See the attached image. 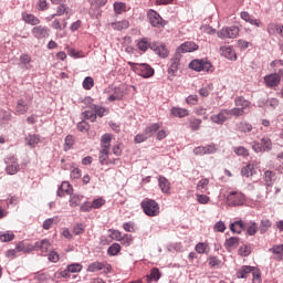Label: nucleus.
<instances>
[{
    "label": "nucleus",
    "instance_id": "f257e3e1",
    "mask_svg": "<svg viewBox=\"0 0 283 283\" xmlns=\"http://www.w3.org/2000/svg\"><path fill=\"white\" fill-rule=\"evenodd\" d=\"M140 207L146 216L149 218H156L157 216H160V205L156 202L154 199L145 198L140 202Z\"/></svg>",
    "mask_w": 283,
    "mask_h": 283
},
{
    "label": "nucleus",
    "instance_id": "f03ea898",
    "mask_svg": "<svg viewBox=\"0 0 283 283\" xmlns=\"http://www.w3.org/2000/svg\"><path fill=\"white\" fill-rule=\"evenodd\" d=\"M128 65L130 70L135 72V74H138L143 78H151V76L155 74L154 67H151L149 64L128 62Z\"/></svg>",
    "mask_w": 283,
    "mask_h": 283
},
{
    "label": "nucleus",
    "instance_id": "7ed1b4c3",
    "mask_svg": "<svg viewBox=\"0 0 283 283\" xmlns=\"http://www.w3.org/2000/svg\"><path fill=\"white\" fill-rule=\"evenodd\" d=\"M247 202V196L242 191H231L227 196L229 207H242Z\"/></svg>",
    "mask_w": 283,
    "mask_h": 283
},
{
    "label": "nucleus",
    "instance_id": "20e7f679",
    "mask_svg": "<svg viewBox=\"0 0 283 283\" xmlns=\"http://www.w3.org/2000/svg\"><path fill=\"white\" fill-rule=\"evenodd\" d=\"M189 67L195 72H213V64L207 59L192 60L189 63Z\"/></svg>",
    "mask_w": 283,
    "mask_h": 283
},
{
    "label": "nucleus",
    "instance_id": "39448f33",
    "mask_svg": "<svg viewBox=\"0 0 283 283\" xmlns=\"http://www.w3.org/2000/svg\"><path fill=\"white\" fill-rule=\"evenodd\" d=\"M147 17L153 28H158L160 30L165 28V25H167V21L163 19V17H160V14L156 10H148Z\"/></svg>",
    "mask_w": 283,
    "mask_h": 283
},
{
    "label": "nucleus",
    "instance_id": "423d86ee",
    "mask_svg": "<svg viewBox=\"0 0 283 283\" xmlns=\"http://www.w3.org/2000/svg\"><path fill=\"white\" fill-rule=\"evenodd\" d=\"M31 34L34 39H38V41L48 39V36H50V28H48L46 25L36 24L31 30Z\"/></svg>",
    "mask_w": 283,
    "mask_h": 283
},
{
    "label": "nucleus",
    "instance_id": "0eeeda50",
    "mask_svg": "<svg viewBox=\"0 0 283 283\" xmlns=\"http://www.w3.org/2000/svg\"><path fill=\"white\" fill-rule=\"evenodd\" d=\"M219 39H235L240 34L238 27H226L218 31Z\"/></svg>",
    "mask_w": 283,
    "mask_h": 283
},
{
    "label": "nucleus",
    "instance_id": "6e6552de",
    "mask_svg": "<svg viewBox=\"0 0 283 283\" xmlns=\"http://www.w3.org/2000/svg\"><path fill=\"white\" fill-rule=\"evenodd\" d=\"M6 163V171L9 176H14L15 174H19V161H17V157H9Z\"/></svg>",
    "mask_w": 283,
    "mask_h": 283
},
{
    "label": "nucleus",
    "instance_id": "1a4fd4ad",
    "mask_svg": "<svg viewBox=\"0 0 283 283\" xmlns=\"http://www.w3.org/2000/svg\"><path fill=\"white\" fill-rule=\"evenodd\" d=\"M195 156H207L209 154H216V146L208 145V146H198L193 149Z\"/></svg>",
    "mask_w": 283,
    "mask_h": 283
},
{
    "label": "nucleus",
    "instance_id": "9d476101",
    "mask_svg": "<svg viewBox=\"0 0 283 283\" xmlns=\"http://www.w3.org/2000/svg\"><path fill=\"white\" fill-rule=\"evenodd\" d=\"M104 269H106V271H109L112 269V265L95 261L93 263H91L86 271L87 273H96L98 271H103Z\"/></svg>",
    "mask_w": 283,
    "mask_h": 283
},
{
    "label": "nucleus",
    "instance_id": "9b49d317",
    "mask_svg": "<svg viewBox=\"0 0 283 283\" xmlns=\"http://www.w3.org/2000/svg\"><path fill=\"white\" fill-rule=\"evenodd\" d=\"M240 17L243 21H245V23H250V25H255V28H262V21L253 15H250L249 12L243 11L240 13Z\"/></svg>",
    "mask_w": 283,
    "mask_h": 283
},
{
    "label": "nucleus",
    "instance_id": "f8f14e48",
    "mask_svg": "<svg viewBox=\"0 0 283 283\" xmlns=\"http://www.w3.org/2000/svg\"><path fill=\"white\" fill-rule=\"evenodd\" d=\"M52 243H50L49 240L44 239L34 243L33 251L35 249V251H41L42 255H45L50 251Z\"/></svg>",
    "mask_w": 283,
    "mask_h": 283
},
{
    "label": "nucleus",
    "instance_id": "ddd939ff",
    "mask_svg": "<svg viewBox=\"0 0 283 283\" xmlns=\"http://www.w3.org/2000/svg\"><path fill=\"white\" fill-rule=\"evenodd\" d=\"M277 179V175H275V172L274 171H272V170H266L265 172H264V177H263V180H264V182H265V185H266V193H269V191H271L270 190V187H273V185H274V182H275V180Z\"/></svg>",
    "mask_w": 283,
    "mask_h": 283
},
{
    "label": "nucleus",
    "instance_id": "4468645a",
    "mask_svg": "<svg viewBox=\"0 0 283 283\" xmlns=\"http://www.w3.org/2000/svg\"><path fill=\"white\" fill-rule=\"evenodd\" d=\"M178 65H180V54H176L174 57H171L168 69L169 76H176L178 73Z\"/></svg>",
    "mask_w": 283,
    "mask_h": 283
},
{
    "label": "nucleus",
    "instance_id": "2eb2a0df",
    "mask_svg": "<svg viewBox=\"0 0 283 283\" xmlns=\"http://www.w3.org/2000/svg\"><path fill=\"white\" fill-rule=\"evenodd\" d=\"M72 191H74V188H72L69 181H63L57 189V196L59 198H63L64 196H72Z\"/></svg>",
    "mask_w": 283,
    "mask_h": 283
},
{
    "label": "nucleus",
    "instance_id": "dca6fc26",
    "mask_svg": "<svg viewBox=\"0 0 283 283\" xmlns=\"http://www.w3.org/2000/svg\"><path fill=\"white\" fill-rule=\"evenodd\" d=\"M227 118H229V115H227V109H221L220 113L212 115L210 120L216 123V125H224V123H227Z\"/></svg>",
    "mask_w": 283,
    "mask_h": 283
},
{
    "label": "nucleus",
    "instance_id": "f3484780",
    "mask_svg": "<svg viewBox=\"0 0 283 283\" xmlns=\"http://www.w3.org/2000/svg\"><path fill=\"white\" fill-rule=\"evenodd\" d=\"M220 54L221 56H224L229 61H235V59H238V55L235 54L233 46H221Z\"/></svg>",
    "mask_w": 283,
    "mask_h": 283
},
{
    "label": "nucleus",
    "instance_id": "a211bd4d",
    "mask_svg": "<svg viewBox=\"0 0 283 283\" xmlns=\"http://www.w3.org/2000/svg\"><path fill=\"white\" fill-rule=\"evenodd\" d=\"M22 21L24 23H28V25H40L41 24V19H39L36 15L32 13L24 12L22 13Z\"/></svg>",
    "mask_w": 283,
    "mask_h": 283
},
{
    "label": "nucleus",
    "instance_id": "6ab92c4d",
    "mask_svg": "<svg viewBox=\"0 0 283 283\" xmlns=\"http://www.w3.org/2000/svg\"><path fill=\"white\" fill-rule=\"evenodd\" d=\"M265 84L268 87H277L279 83L282 81L280 78V74L279 73H273L270 75H266L264 77Z\"/></svg>",
    "mask_w": 283,
    "mask_h": 283
},
{
    "label": "nucleus",
    "instance_id": "aec40b11",
    "mask_svg": "<svg viewBox=\"0 0 283 283\" xmlns=\"http://www.w3.org/2000/svg\"><path fill=\"white\" fill-rule=\"evenodd\" d=\"M198 48V44H196L195 42H185L177 49V52L182 54L187 52H196Z\"/></svg>",
    "mask_w": 283,
    "mask_h": 283
},
{
    "label": "nucleus",
    "instance_id": "412c9836",
    "mask_svg": "<svg viewBox=\"0 0 283 283\" xmlns=\"http://www.w3.org/2000/svg\"><path fill=\"white\" fill-rule=\"evenodd\" d=\"M238 247H240V238L232 237L227 239L224 242V248L227 249V251H229V253H231V251H234V249H238Z\"/></svg>",
    "mask_w": 283,
    "mask_h": 283
},
{
    "label": "nucleus",
    "instance_id": "4be33fe9",
    "mask_svg": "<svg viewBox=\"0 0 283 283\" xmlns=\"http://www.w3.org/2000/svg\"><path fill=\"white\" fill-rule=\"evenodd\" d=\"M117 159H109V150L102 149L99 151V163L101 165H114Z\"/></svg>",
    "mask_w": 283,
    "mask_h": 283
},
{
    "label": "nucleus",
    "instance_id": "5701e85b",
    "mask_svg": "<svg viewBox=\"0 0 283 283\" xmlns=\"http://www.w3.org/2000/svg\"><path fill=\"white\" fill-rule=\"evenodd\" d=\"M268 33L271 35L279 34L283 39V25L270 23L268 25Z\"/></svg>",
    "mask_w": 283,
    "mask_h": 283
},
{
    "label": "nucleus",
    "instance_id": "b1692460",
    "mask_svg": "<svg viewBox=\"0 0 283 283\" xmlns=\"http://www.w3.org/2000/svg\"><path fill=\"white\" fill-rule=\"evenodd\" d=\"M158 184L163 193H169V191H171V184H169V180L167 178L160 176L158 178Z\"/></svg>",
    "mask_w": 283,
    "mask_h": 283
},
{
    "label": "nucleus",
    "instance_id": "393cba45",
    "mask_svg": "<svg viewBox=\"0 0 283 283\" xmlns=\"http://www.w3.org/2000/svg\"><path fill=\"white\" fill-rule=\"evenodd\" d=\"M250 273H253V266H251V265H243L237 272V277H239L240 280H244V279L249 277Z\"/></svg>",
    "mask_w": 283,
    "mask_h": 283
},
{
    "label": "nucleus",
    "instance_id": "a878e982",
    "mask_svg": "<svg viewBox=\"0 0 283 283\" xmlns=\"http://www.w3.org/2000/svg\"><path fill=\"white\" fill-rule=\"evenodd\" d=\"M91 6L90 12H96V10H101L104 6H107V0H88Z\"/></svg>",
    "mask_w": 283,
    "mask_h": 283
},
{
    "label": "nucleus",
    "instance_id": "bb28decb",
    "mask_svg": "<svg viewBox=\"0 0 283 283\" xmlns=\"http://www.w3.org/2000/svg\"><path fill=\"white\" fill-rule=\"evenodd\" d=\"M125 97V91L120 87L115 88L114 93L108 96V101L114 103V101H123Z\"/></svg>",
    "mask_w": 283,
    "mask_h": 283
},
{
    "label": "nucleus",
    "instance_id": "cd10ccee",
    "mask_svg": "<svg viewBox=\"0 0 283 283\" xmlns=\"http://www.w3.org/2000/svg\"><path fill=\"white\" fill-rule=\"evenodd\" d=\"M270 253H273L276 255L274 259H276L279 262H282L283 260V243L282 244H275L270 250Z\"/></svg>",
    "mask_w": 283,
    "mask_h": 283
},
{
    "label": "nucleus",
    "instance_id": "c85d7f7f",
    "mask_svg": "<svg viewBox=\"0 0 283 283\" xmlns=\"http://www.w3.org/2000/svg\"><path fill=\"white\" fill-rule=\"evenodd\" d=\"M234 105H235V107L243 109V112H244V109H249V107H251V103L242 96L234 98Z\"/></svg>",
    "mask_w": 283,
    "mask_h": 283
},
{
    "label": "nucleus",
    "instance_id": "c756f323",
    "mask_svg": "<svg viewBox=\"0 0 283 283\" xmlns=\"http://www.w3.org/2000/svg\"><path fill=\"white\" fill-rule=\"evenodd\" d=\"M161 126H163V124L155 123V124H151L150 126H147L144 132L146 133L148 138H151V136H155Z\"/></svg>",
    "mask_w": 283,
    "mask_h": 283
},
{
    "label": "nucleus",
    "instance_id": "7c9ffc66",
    "mask_svg": "<svg viewBox=\"0 0 283 283\" xmlns=\"http://www.w3.org/2000/svg\"><path fill=\"white\" fill-rule=\"evenodd\" d=\"M170 113L177 118H185L186 116H189V111L187 108L172 107Z\"/></svg>",
    "mask_w": 283,
    "mask_h": 283
},
{
    "label": "nucleus",
    "instance_id": "2f4dec72",
    "mask_svg": "<svg viewBox=\"0 0 283 283\" xmlns=\"http://www.w3.org/2000/svg\"><path fill=\"white\" fill-rule=\"evenodd\" d=\"M90 109H93V112H95V116H99V118H103V116H105V114H109V109H107L103 106H98L96 104H92L90 106Z\"/></svg>",
    "mask_w": 283,
    "mask_h": 283
},
{
    "label": "nucleus",
    "instance_id": "473e14b6",
    "mask_svg": "<svg viewBox=\"0 0 283 283\" xmlns=\"http://www.w3.org/2000/svg\"><path fill=\"white\" fill-rule=\"evenodd\" d=\"M28 109H30V107L25 104V101L19 99L15 106L17 114L22 116L23 114H28Z\"/></svg>",
    "mask_w": 283,
    "mask_h": 283
},
{
    "label": "nucleus",
    "instance_id": "72a5a7b5",
    "mask_svg": "<svg viewBox=\"0 0 283 283\" xmlns=\"http://www.w3.org/2000/svg\"><path fill=\"white\" fill-rule=\"evenodd\" d=\"M195 251H197V253L202 255L205 253H209V251H211V248L209 247V243H207V242H199L196 244Z\"/></svg>",
    "mask_w": 283,
    "mask_h": 283
},
{
    "label": "nucleus",
    "instance_id": "f704fd0d",
    "mask_svg": "<svg viewBox=\"0 0 283 283\" xmlns=\"http://www.w3.org/2000/svg\"><path fill=\"white\" fill-rule=\"evenodd\" d=\"M188 123H189V128L191 129V132H198V129H200V127L202 125V119L191 117L188 119Z\"/></svg>",
    "mask_w": 283,
    "mask_h": 283
},
{
    "label": "nucleus",
    "instance_id": "c9c22d12",
    "mask_svg": "<svg viewBox=\"0 0 283 283\" xmlns=\"http://www.w3.org/2000/svg\"><path fill=\"white\" fill-rule=\"evenodd\" d=\"M148 283L158 282L160 280V270L158 268H154L150 271V274L146 276Z\"/></svg>",
    "mask_w": 283,
    "mask_h": 283
},
{
    "label": "nucleus",
    "instance_id": "e433bc0d",
    "mask_svg": "<svg viewBox=\"0 0 283 283\" xmlns=\"http://www.w3.org/2000/svg\"><path fill=\"white\" fill-rule=\"evenodd\" d=\"M230 230L233 233H242V231H244V221H234L233 223L230 224Z\"/></svg>",
    "mask_w": 283,
    "mask_h": 283
},
{
    "label": "nucleus",
    "instance_id": "4c0bfd02",
    "mask_svg": "<svg viewBox=\"0 0 283 283\" xmlns=\"http://www.w3.org/2000/svg\"><path fill=\"white\" fill-rule=\"evenodd\" d=\"M253 174H255V166L253 164H248L241 169V176H245V178H251Z\"/></svg>",
    "mask_w": 283,
    "mask_h": 283
},
{
    "label": "nucleus",
    "instance_id": "58836bf2",
    "mask_svg": "<svg viewBox=\"0 0 283 283\" xmlns=\"http://www.w3.org/2000/svg\"><path fill=\"white\" fill-rule=\"evenodd\" d=\"M113 30H117L118 32L123 30H127L129 28V22L127 20H122L118 22H113L112 24Z\"/></svg>",
    "mask_w": 283,
    "mask_h": 283
},
{
    "label": "nucleus",
    "instance_id": "ea45409f",
    "mask_svg": "<svg viewBox=\"0 0 283 283\" xmlns=\"http://www.w3.org/2000/svg\"><path fill=\"white\" fill-rule=\"evenodd\" d=\"M111 146H112V135L104 134L101 139L102 149L109 150Z\"/></svg>",
    "mask_w": 283,
    "mask_h": 283
},
{
    "label": "nucleus",
    "instance_id": "a19ab883",
    "mask_svg": "<svg viewBox=\"0 0 283 283\" xmlns=\"http://www.w3.org/2000/svg\"><path fill=\"white\" fill-rule=\"evenodd\" d=\"M226 113H227L228 118H231V116H234V118L244 116V111L238 106L232 109H226Z\"/></svg>",
    "mask_w": 283,
    "mask_h": 283
},
{
    "label": "nucleus",
    "instance_id": "79ce46f5",
    "mask_svg": "<svg viewBox=\"0 0 283 283\" xmlns=\"http://www.w3.org/2000/svg\"><path fill=\"white\" fill-rule=\"evenodd\" d=\"M15 251L18 253H32V251H34V248H32V245H25V243L23 242H19L15 245Z\"/></svg>",
    "mask_w": 283,
    "mask_h": 283
},
{
    "label": "nucleus",
    "instance_id": "37998d69",
    "mask_svg": "<svg viewBox=\"0 0 283 283\" xmlns=\"http://www.w3.org/2000/svg\"><path fill=\"white\" fill-rule=\"evenodd\" d=\"M207 187H209V179L203 178L198 181L197 191H200L201 193H207V191H209V188H207Z\"/></svg>",
    "mask_w": 283,
    "mask_h": 283
},
{
    "label": "nucleus",
    "instance_id": "c03bdc74",
    "mask_svg": "<svg viewBox=\"0 0 283 283\" xmlns=\"http://www.w3.org/2000/svg\"><path fill=\"white\" fill-rule=\"evenodd\" d=\"M238 130L243 134H249V132H253V126L249 123L241 122L237 125Z\"/></svg>",
    "mask_w": 283,
    "mask_h": 283
},
{
    "label": "nucleus",
    "instance_id": "a18cd8bd",
    "mask_svg": "<svg viewBox=\"0 0 283 283\" xmlns=\"http://www.w3.org/2000/svg\"><path fill=\"white\" fill-rule=\"evenodd\" d=\"M156 53L161 59H167V56H169V50L167 49V46L165 44H160L159 46H157Z\"/></svg>",
    "mask_w": 283,
    "mask_h": 283
},
{
    "label": "nucleus",
    "instance_id": "49530a36",
    "mask_svg": "<svg viewBox=\"0 0 283 283\" xmlns=\"http://www.w3.org/2000/svg\"><path fill=\"white\" fill-rule=\"evenodd\" d=\"M20 63L25 66V70H30L32 65V57L29 54L20 55Z\"/></svg>",
    "mask_w": 283,
    "mask_h": 283
},
{
    "label": "nucleus",
    "instance_id": "de8ad7c7",
    "mask_svg": "<svg viewBox=\"0 0 283 283\" xmlns=\"http://www.w3.org/2000/svg\"><path fill=\"white\" fill-rule=\"evenodd\" d=\"M211 92H213V83H210L199 90V94L202 96V98H207Z\"/></svg>",
    "mask_w": 283,
    "mask_h": 283
},
{
    "label": "nucleus",
    "instance_id": "09e8293b",
    "mask_svg": "<svg viewBox=\"0 0 283 283\" xmlns=\"http://www.w3.org/2000/svg\"><path fill=\"white\" fill-rule=\"evenodd\" d=\"M127 11V4L125 2H115L114 3V12L115 14H123V12Z\"/></svg>",
    "mask_w": 283,
    "mask_h": 283
},
{
    "label": "nucleus",
    "instance_id": "8fccbe9b",
    "mask_svg": "<svg viewBox=\"0 0 283 283\" xmlns=\"http://www.w3.org/2000/svg\"><path fill=\"white\" fill-rule=\"evenodd\" d=\"M69 273H81L83 271V264L81 263H72L66 266Z\"/></svg>",
    "mask_w": 283,
    "mask_h": 283
},
{
    "label": "nucleus",
    "instance_id": "3c124183",
    "mask_svg": "<svg viewBox=\"0 0 283 283\" xmlns=\"http://www.w3.org/2000/svg\"><path fill=\"white\" fill-rule=\"evenodd\" d=\"M41 142V138L39 135H29L27 137V143L29 147H36L38 143Z\"/></svg>",
    "mask_w": 283,
    "mask_h": 283
},
{
    "label": "nucleus",
    "instance_id": "603ef678",
    "mask_svg": "<svg viewBox=\"0 0 283 283\" xmlns=\"http://www.w3.org/2000/svg\"><path fill=\"white\" fill-rule=\"evenodd\" d=\"M149 40L147 38H143L138 43L137 48L140 50V52H147L149 50Z\"/></svg>",
    "mask_w": 283,
    "mask_h": 283
},
{
    "label": "nucleus",
    "instance_id": "864d4df0",
    "mask_svg": "<svg viewBox=\"0 0 283 283\" xmlns=\"http://www.w3.org/2000/svg\"><path fill=\"white\" fill-rule=\"evenodd\" d=\"M233 151L237 156H242L243 158H247V156H249V149H247L244 146L234 147Z\"/></svg>",
    "mask_w": 283,
    "mask_h": 283
},
{
    "label": "nucleus",
    "instance_id": "5fc2aeb1",
    "mask_svg": "<svg viewBox=\"0 0 283 283\" xmlns=\"http://www.w3.org/2000/svg\"><path fill=\"white\" fill-rule=\"evenodd\" d=\"M239 255H241L242 258H247L249 255H251V247L250 245H247V244H243L239 248V251H238Z\"/></svg>",
    "mask_w": 283,
    "mask_h": 283
},
{
    "label": "nucleus",
    "instance_id": "6e6d98bb",
    "mask_svg": "<svg viewBox=\"0 0 283 283\" xmlns=\"http://www.w3.org/2000/svg\"><path fill=\"white\" fill-rule=\"evenodd\" d=\"M81 200H83V196L81 195H73L70 198V207H78L81 205Z\"/></svg>",
    "mask_w": 283,
    "mask_h": 283
},
{
    "label": "nucleus",
    "instance_id": "4d7b16f0",
    "mask_svg": "<svg viewBox=\"0 0 283 283\" xmlns=\"http://www.w3.org/2000/svg\"><path fill=\"white\" fill-rule=\"evenodd\" d=\"M14 240V233L12 232H0L1 242H12Z\"/></svg>",
    "mask_w": 283,
    "mask_h": 283
},
{
    "label": "nucleus",
    "instance_id": "13d9d810",
    "mask_svg": "<svg viewBox=\"0 0 283 283\" xmlns=\"http://www.w3.org/2000/svg\"><path fill=\"white\" fill-rule=\"evenodd\" d=\"M84 118H86V120H90L91 123H95L96 122V113L94 112V109H88L85 111L83 113Z\"/></svg>",
    "mask_w": 283,
    "mask_h": 283
},
{
    "label": "nucleus",
    "instance_id": "bf43d9fd",
    "mask_svg": "<svg viewBox=\"0 0 283 283\" xmlns=\"http://www.w3.org/2000/svg\"><path fill=\"white\" fill-rule=\"evenodd\" d=\"M108 255H118L120 253V244L114 243L107 250Z\"/></svg>",
    "mask_w": 283,
    "mask_h": 283
},
{
    "label": "nucleus",
    "instance_id": "052dcab7",
    "mask_svg": "<svg viewBox=\"0 0 283 283\" xmlns=\"http://www.w3.org/2000/svg\"><path fill=\"white\" fill-rule=\"evenodd\" d=\"M269 229H271V220H268V219L261 220V224H260L261 233H266Z\"/></svg>",
    "mask_w": 283,
    "mask_h": 283
},
{
    "label": "nucleus",
    "instance_id": "680f3d73",
    "mask_svg": "<svg viewBox=\"0 0 283 283\" xmlns=\"http://www.w3.org/2000/svg\"><path fill=\"white\" fill-rule=\"evenodd\" d=\"M73 233L74 235H83L85 233V224L77 223L73 227Z\"/></svg>",
    "mask_w": 283,
    "mask_h": 283
},
{
    "label": "nucleus",
    "instance_id": "e2e57ef3",
    "mask_svg": "<svg viewBox=\"0 0 283 283\" xmlns=\"http://www.w3.org/2000/svg\"><path fill=\"white\" fill-rule=\"evenodd\" d=\"M261 145L265 151H271V148L273 146V144L271 143V138L269 137H263L261 139Z\"/></svg>",
    "mask_w": 283,
    "mask_h": 283
},
{
    "label": "nucleus",
    "instance_id": "0e129e2a",
    "mask_svg": "<svg viewBox=\"0 0 283 283\" xmlns=\"http://www.w3.org/2000/svg\"><path fill=\"white\" fill-rule=\"evenodd\" d=\"M252 275H253V283H261L262 282V274L260 273V270L255 266H253V271H252Z\"/></svg>",
    "mask_w": 283,
    "mask_h": 283
},
{
    "label": "nucleus",
    "instance_id": "69168bd1",
    "mask_svg": "<svg viewBox=\"0 0 283 283\" xmlns=\"http://www.w3.org/2000/svg\"><path fill=\"white\" fill-rule=\"evenodd\" d=\"M94 87V78L87 76L83 81V88L84 90H91Z\"/></svg>",
    "mask_w": 283,
    "mask_h": 283
},
{
    "label": "nucleus",
    "instance_id": "338daca9",
    "mask_svg": "<svg viewBox=\"0 0 283 283\" xmlns=\"http://www.w3.org/2000/svg\"><path fill=\"white\" fill-rule=\"evenodd\" d=\"M247 233L248 235H255V233H258V223L252 222L250 226H248Z\"/></svg>",
    "mask_w": 283,
    "mask_h": 283
},
{
    "label": "nucleus",
    "instance_id": "774afa93",
    "mask_svg": "<svg viewBox=\"0 0 283 283\" xmlns=\"http://www.w3.org/2000/svg\"><path fill=\"white\" fill-rule=\"evenodd\" d=\"M104 205H105V199L103 198H97L92 202L93 209H101V207H104Z\"/></svg>",
    "mask_w": 283,
    "mask_h": 283
}]
</instances>
